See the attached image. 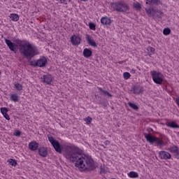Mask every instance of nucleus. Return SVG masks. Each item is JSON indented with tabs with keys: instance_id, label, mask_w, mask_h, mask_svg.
<instances>
[{
	"instance_id": "30",
	"label": "nucleus",
	"mask_w": 179,
	"mask_h": 179,
	"mask_svg": "<svg viewBox=\"0 0 179 179\" xmlns=\"http://www.w3.org/2000/svg\"><path fill=\"white\" fill-rule=\"evenodd\" d=\"M133 8H134V9H136V10L141 9V3L136 2L133 3Z\"/></svg>"
},
{
	"instance_id": "33",
	"label": "nucleus",
	"mask_w": 179,
	"mask_h": 179,
	"mask_svg": "<svg viewBox=\"0 0 179 179\" xmlns=\"http://www.w3.org/2000/svg\"><path fill=\"white\" fill-rule=\"evenodd\" d=\"M124 79L128 80L131 78V74L128 72H124L123 73Z\"/></svg>"
},
{
	"instance_id": "17",
	"label": "nucleus",
	"mask_w": 179,
	"mask_h": 179,
	"mask_svg": "<svg viewBox=\"0 0 179 179\" xmlns=\"http://www.w3.org/2000/svg\"><path fill=\"white\" fill-rule=\"evenodd\" d=\"M29 148L30 150H32V151L37 150V148H38V143H37V142L36 141H32L29 143Z\"/></svg>"
},
{
	"instance_id": "10",
	"label": "nucleus",
	"mask_w": 179,
	"mask_h": 179,
	"mask_svg": "<svg viewBox=\"0 0 179 179\" xmlns=\"http://www.w3.org/2000/svg\"><path fill=\"white\" fill-rule=\"evenodd\" d=\"M38 155L42 157H47V155H48V151L47 148L45 147H41L38 149Z\"/></svg>"
},
{
	"instance_id": "12",
	"label": "nucleus",
	"mask_w": 179,
	"mask_h": 179,
	"mask_svg": "<svg viewBox=\"0 0 179 179\" xmlns=\"http://www.w3.org/2000/svg\"><path fill=\"white\" fill-rule=\"evenodd\" d=\"M42 80L43 83H46V85H50V83L52 82V77L51 76V75H45L42 78Z\"/></svg>"
},
{
	"instance_id": "19",
	"label": "nucleus",
	"mask_w": 179,
	"mask_h": 179,
	"mask_svg": "<svg viewBox=\"0 0 179 179\" xmlns=\"http://www.w3.org/2000/svg\"><path fill=\"white\" fill-rule=\"evenodd\" d=\"M83 55L85 58H90V57H92V49H84Z\"/></svg>"
},
{
	"instance_id": "26",
	"label": "nucleus",
	"mask_w": 179,
	"mask_h": 179,
	"mask_svg": "<svg viewBox=\"0 0 179 179\" xmlns=\"http://www.w3.org/2000/svg\"><path fill=\"white\" fill-rule=\"evenodd\" d=\"M134 94H141V87L138 86L134 87Z\"/></svg>"
},
{
	"instance_id": "13",
	"label": "nucleus",
	"mask_w": 179,
	"mask_h": 179,
	"mask_svg": "<svg viewBox=\"0 0 179 179\" xmlns=\"http://www.w3.org/2000/svg\"><path fill=\"white\" fill-rule=\"evenodd\" d=\"M171 153H173L176 159H179L178 148L176 145H173L170 148Z\"/></svg>"
},
{
	"instance_id": "4",
	"label": "nucleus",
	"mask_w": 179,
	"mask_h": 179,
	"mask_svg": "<svg viewBox=\"0 0 179 179\" xmlns=\"http://www.w3.org/2000/svg\"><path fill=\"white\" fill-rule=\"evenodd\" d=\"M145 12L148 16H150V17H158L159 19H161L163 16V12H162V10H159L152 7L146 8Z\"/></svg>"
},
{
	"instance_id": "6",
	"label": "nucleus",
	"mask_w": 179,
	"mask_h": 179,
	"mask_svg": "<svg viewBox=\"0 0 179 179\" xmlns=\"http://www.w3.org/2000/svg\"><path fill=\"white\" fill-rule=\"evenodd\" d=\"M5 43L8 47V48L10 50V51H13V52L16 51V47H17L16 43H13L12 41L6 38H5Z\"/></svg>"
},
{
	"instance_id": "38",
	"label": "nucleus",
	"mask_w": 179,
	"mask_h": 179,
	"mask_svg": "<svg viewBox=\"0 0 179 179\" xmlns=\"http://www.w3.org/2000/svg\"><path fill=\"white\" fill-rule=\"evenodd\" d=\"M20 131H19V130H17L16 131H15V136H20Z\"/></svg>"
},
{
	"instance_id": "3",
	"label": "nucleus",
	"mask_w": 179,
	"mask_h": 179,
	"mask_svg": "<svg viewBox=\"0 0 179 179\" xmlns=\"http://www.w3.org/2000/svg\"><path fill=\"white\" fill-rule=\"evenodd\" d=\"M110 6L113 8V10H116V12H121L122 13H125L129 10V6L122 1L111 3Z\"/></svg>"
},
{
	"instance_id": "44",
	"label": "nucleus",
	"mask_w": 179,
	"mask_h": 179,
	"mask_svg": "<svg viewBox=\"0 0 179 179\" xmlns=\"http://www.w3.org/2000/svg\"><path fill=\"white\" fill-rule=\"evenodd\" d=\"M0 75H1V72H0Z\"/></svg>"
},
{
	"instance_id": "29",
	"label": "nucleus",
	"mask_w": 179,
	"mask_h": 179,
	"mask_svg": "<svg viewBox=\"0 0 179 179\" xmlns=\"http://www.w3.org/2000/svg\"><path fill=\"white\" fill-rule=\"evenodd\" d=\"M170 33H171V29H170V28L164 29L163 34H164V36H169V34H170Z\"/></svg>"
},
{
	"instance_id": "31",
	"label": "nucleus",
	"mask_w": 179,
	"mask_h": 179,
	"mask_svg": "<svg viewBox=\"0 0 179 179\" xmlns=\"http://www.w3.org/2000/svg\"><path fill=\"white\" fill-rule=\"evenodd\" d=\"M100 174H106V173H107V170H106V167H104V166H100V171H99Z\"/></svg>"
},
{
	"instance_id": "20",
	"label": "nucleus",
	"mask_w": 179,
	"mask_h": 179,
	"mask_svg": "<svg viewBox=\"0 0 179 179\" xmlns=\"http://www.w3.org/2000/svg\"><path fill=\"white\" fill-rule=\"evenodd\" d=\"M10 99L11 101H14V103H16L19 101V95L17 94H10Z\"/></svg>"
},
{
	"instance_id": "16",
	"label": "nucleus",
	"mask_w": 179,
	"mask_h": 179,
	"mask_svg": "<svg viewBox=\"0 0 179 179\" xmlns=\"http://www.w3.org/2000/svg\"><path fill=\"white\" fill-rule=\"evenodd\" d=\"M169 128H173V129H178L179 125L176 122H167L165 123Z\"/></svg>"
},
{
	"instance_id": "34",
	"label": "nucleus",
	"mask_w": 179,
	"mask_h": 179,
	"mask_svg": "<svg viewBox=\"0 0 179 179\" xmlns=\"http://www.w3.org/2000/svg\"><path fill=\"white\" fill-rule=\"evenodd\" d=\"M1 114L5 115V114H7L8 113V108H1Z\"/></svg>"
},
{
	"instance_id": "7",
	"label": "nucleus",
	"mask_w": 179,
	"mask_h": 179,
	"mask_svg": "<svg viewBox=\"0 0 179 179\" xmlns=\"http://www.w3.org/2000/svg\"><path fill=\"white\" fill-rule=\"evenodd\" d=\"M147 142L150 143V145L155 144V141H156V137L152 136L150 134L144 133L143 134Z\"/></svg>"
},
{
	"instance_id": "35",
	"label": "nucleus",
	"mask_w": 179,
	"mask_h": 179,
	"mask_svg": "<svg viewBox=\"0 0 179 179\" xmlns=\"http://www.w3.org/2000/svg\"><path fill=\"white\" fill-rule=\"evenodd\" d=\"M93 119H92V117H86L85 119V122H86V124H87L88 125L90 124H91L92 123V120Z\"/></svg>"
},
{
	"instance_id": "42",
	"label": "nucleus",
	"mask_w": 179,
	"mask_h": 179,
	"mask_svg": "<svg viewBox=\"0 0 179 179\" xmlns=\"http://www.w3.org/2000/svg\"><path fill=\"white\" fill-rule=\"evenodd\" d=\"M81 1H83V2H86V1H87V0H81Z\"/></svg>"
},
{
	"instance_id": "37",
	"label": "nucleus",
	"mask_w": 179,
	"mask_h": 179,
	"mask_svg": "<svg viewBox=\"0 0 179 179\" xmlns=\"http://www.w3.org/2000/svg\"><path fill=\"white\" fill-rule=\"evenodd\" d=\"M3 115L4 118H6V120H7L8 121H9L10 120V117H9V115H8V113H5Z\"/></svg>"
},
{
	"instance_id": "15",
	"label": "nucleus",
	"mask_w": 179,
	"mask_h": 179,
	"mask_svg": "<svg viewBox=\"0 0 179 179\" xmlns=\"http://www.w3.org/2000/svg\"><path fill=\"white\" fill-rule=\"evenodd\" d=\"M101 24H103L105 26L111 24V19H110V17H103L101 19Z\"/></svg>"
},
{
	"instance_id": "27",
	"label": "nucleus",
	"mask_w": 179,
	"mask_h": 179,
	"mask_svg": "<svg viewBox=\"0 0 179 179\" xmlns=\"http://www.w3.org/2000/svg\"><path fill=\"white\" fill-rule=\"evenodd\" d=\"M8 162H9L10 166H13L14 167H16V166H17V162H16L15 159H10Z\"/></svg>"
},
{
	"instance_id": "5",
	"label": "nucleus",
	"mask_w": 179,
	"mask_h": 179,
	"mask_svg": "<svg viewBox=\"0 0 179 179\" xmlns=\"http://www.w3.org/2000/svg\"><path fill=\"white\" fill-rule=\"evenodd\" d=\"M152 80L157 85H162L163 83V74L158 73L157 71H151Z\"/></svg>"
},
{
	"instance_id": "28",
	"label": "nucleus",
	"mask_w": 179,
	"mask_h": 179,
	"mask_svg": "<svg viewBox=\"0 0 179 179\" xmlns=\"http://www.w3.org/2000/svg\"><path fill=\"white\" fill-rule=\"evenodd\" d=\"M154 143L155 145H163V141H162L160 138L155 137V141H154Z\"/></svg>"
},
{
	"instance_id": "36",
	"label": "nucleus",
	"mask_w": 179,
	"mask_h": 179,
	"mask_svg": "<svg viewBox=\"0 0 179 179\" xmlns=\"http://www.w3.org/2000/svg\"><path fill=\"white\" fill-rule=\"evenodd\" d=\"M147 51H148V52H152L153 54L155 52V48L152 46H149L147 48Z\"/></svg>"
},
{
	"instance_id": "23",
	"label": "nucleus",
	"mask_w": 179,
	"mask_h": 179,
	"mask_svg": "<svg viewBox=\"0 0 179 179\" xmlns=\"http://www.w3.org/2000/svg\"><path fill=\"white\" fill-rule=\"evenodd\" d=\"M129 177H130V178H138V177L139 176L138 175V173L135 172V171H131L128 173Z\"/></svg>"
},
{
	"instance_id": "32",
	"label": "nucleus",
	"mask_w": 179,
	"mask_h": 179,
	"mask_svg": "<svg viewBox=\"0 0 179 179\" xmlns=\"http://www.w3.org/2000/svg\"><path fill=\"white\" fill-rule=\"evenodd\" d=\"M89 27L90 30H96V24L93 22H90L89 23Z\"/></svg>"
},
{
	"instance_id": "41",
	"label": "nucleus",
	"mask_w": 179,
	"mask_h": 179,
	"mask_svg": "<svg viewBox=\"0 0 179 179\" xmlns=\"http://www.w3.org/2000/svg\"><path fill=\"white\" fill-rule=\"evenodd\" d=\"M147 131H148V132H153V129L148 128V129H147Z\"/></svg>"
},
{
	"instance_id": "39",
	"label": "nucleus",
	"mask_w": 179,
	"mask_h": 179,
	"mask_svg": "<svg viewBox=\"0 0 179 179\" xmlns=\"http://www.w3.org/2000/svg\"><path fill=\"white\" fill-rule=\"evenodd\" d=\"M103 145H105V146H108V145H110V141L107 140L103 143Z\"/></svg>"
},
{
	"instance_id": "9",
	"label": "nucleus",
	"mask_w": 179,
	"mask_h": 179,
	"mask_svg": "<svg viewBox=\"0 0 179 179\" xmlns=\"http://www.w3.org/2000/svg\"><path fill=\"white\" fill-rule=\"evenodd\" d=\"M159 157L161 159H164V160H167L169 159H171V155L166 151H160L159 152Z\"/></svg>"
},
{
	"instance_id": "11",
	"label": "nucleus",
	"mask_w": 179,
	"mask_h": 179,
	"mask_svg": "<svg viewBox=\"0 0 179 179\" xmlns=\"http://www.w3.org/2000/svg\"><path fill=\"white\" fill-rule=\"evenodd\" d=\"M85 38L89 45H91V47H97V44H96V42L93 39H92L90 35L87 34L85 36Z\"/></svg>"
},
{
	"instance_id": "40",
	"label": "nucleus",
	"mask_w": 179,
	"mask_h": 179,
	"mask_svg": "<svg viewBox=\"0 0 179 179\" xmlns=\"http://www.w3.org/2000/svg\"><path fill=\"white\" fill-rule=\"evenodd\" d=\"M70 2L71 0H60L61 3H66V2Z\"/></svg>"
},
{
	"instance_id": "18",
	"label": "nucleus",
	"mask_w": 179,
	"mask_h": 179,
	"mask_svg": "<svg viewBox=\"0 0 179 179\" xmlns=\"http://www.w3.org/2000/svg\"><path fill=\"white\" fill-rule=\"evenodd\" d=\"M162 5V1L160 0H147L146 5Z\"/></svg>"
},
{
	"instance_id": "43",
	"label": "nucleus",
	"mask_w": 179,
	"mask_h": 179,
	"mask_svg": "<svg viewBox=\"0 0 179 179\" xmlns=\"http://www.w3.org/2000/svg\"><path fill=\"white\" fill-rule=\"evenodd\" d=\"M101 146H103L104 148H106V147L104 146V145H101Z\"/></svg>"
},
{
	"instance_id": "14",
	"label": "nucleus",
	"mask_w": 179,
	"mask_h": 179,
	"mask_svg": "<svg viewBox=\"0 0 179 179\" xmlns=\"http://www.w3.org/2000/svg\"><path fill=\"white\" fill-rule=\"evenodd\" d=\"M38 62V66L39 68H43L45 66V64H47V59L45 57L40 58L37 60Z\"/></svg>"
},
{
	"instance_id": "24",
	"label": "nucleus",
	"mask_w": 179,
	"mask_h": 179,
	"mask_svg": "<svg viewBox=\"0 0 179 179\" xmlns=\"http://www.w3.org/2000/svg\"><path fill=\"white\" fill-rule=\"evenodd\" d=\"M10 17L13 22H17L19 20V15L16 13L11 14Z\"/></svg>"
},
{
	"instance_id": "25",
	"label": "nucleus",
	"mask_w": 179,
	"mask_h": 179,
	"mask_svg": "<svg viewBox=\"0 0 179 179\" xmlns=\"http://www.w3.org/2000/svg\"><path fill=\"white\" fill-rule=\"evenodd\" d=\"M15 87L16 90H18V92L23 90V86L20 83H15Z\"/></svg>"
},
{
	"instance_id": "8",
	"label": "nucleus",
	"mask_w": 179,
	"mask_h": 179,
	"mask_svg": "<svg viewBox=\"0 0 179 179\" xmlns=\"http://www.w3.org/2000/svg\"><path fill=\"white\" fill-rule=\"evenodd\" d=\"M71 41L73 45H79L80 41H82V38L79 36L73 35L71 37Z\"/></svg>"
},
{
	"instance_id": "1",
	"label": "nucleus",
	"mask_w": 179,
	"mask_h": 179,
	"mask_svg": "<svg viewBox=\"0 0 179 179\" xmlns=\"http://www.w3.org/2000/svg\"><path fill=\"white\" fill-rule=\"evenodd\" d=\"M48 139L55 152L62 153L63 150L65 157L69 159L72 163H75V166L78 167L80 171H93V170H95L96 166L92 157L82 156L81 153L76 151V146L72 144H65L61 146L59 142L50 135H48Z\"/></svg>"
},
{
	"instance_id": "21",
	"label": "nucleus",
	"mask_w": 179,
	"mask_h": 179,
	"mask_svg": "<svg viewBox=\"0 0 179 179\" xmlns=\"http://www.w3.org/2000/svg\"><path fill=\"white\" fill-rule=\"evenodd\" d=\"M99 92L101 93V94H102V96H108V97H113V95L111 94H110V92L103 90V88L99 87Z\"/></svg>"
},
{
	"instance_id": "2",
	"label": "nucleus",
	"mask_w": 179,
	"mask_h": 179,
	"mask_svg": "<svg viewBox=\"0 0 179 179\" xmlns=\"http://www.w3.org/2000/svg\"><path fill=\"white\" fill-rule=\"evenodd\" d=\"M16 44L20 47V54L25 58H29L28 62H29V65L34 68L38 66L37 61H31V58L40 54L37 47L31 45L29 42H23L21 40H17Z\"/></svg>"
},
{
	"instance_id": "22",
	"label": "nucleus",
	"mask_w": 179,
	"mask_h": 179,
	"mask_svg": "<svg viewBox=\"0 0 179 179\" xmlns=\"http://www.w3.org/2000/svg\"><path fill=\"white\" fill-rule=\"evenodd\" d=\"M128 106L133 110H135L136 111H138L139 110V107H138V105L133 103L131 102H128Z\"/></svg>"
}]
</instances>
